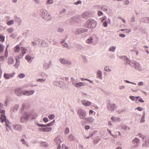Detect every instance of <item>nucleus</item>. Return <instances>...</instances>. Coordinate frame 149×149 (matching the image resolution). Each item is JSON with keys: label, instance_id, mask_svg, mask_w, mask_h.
Masks as SVG:
<instances>
[{"label": "nucleus", "instance_id": "f257e3e1", "mask_svg": "<svg viewBox=\"0 0 149 149\" xmlns=\"http://www.w3.org/2000/svg\"><path fill=\"white\" fill-rule=\"evenodd\" d=\"M97 24L96 22L93 19H89L84 24V26L89 28H94Z\"/></svg>", "mask_w": 149, "mask_h": 149}, {"label": "nucleus", "instance_id": "f03ea898", "mask_svg": "<svg viewBox=\"0 0 149 149\" xmlns=\"http://www.w3.org/2000/svg\"><path fill=\"white\" fill-rule=\"evenodd\" d=\"M5 111L3 109H0V113H2L0 117V121L1 123H3L4 121L6 120V116L5 115Z\"/></svg>", "mask_w": 149, "mask_h": 149}, {"label": "nucleus", "instance_id": "7ed1b4c3", "mask_svg": "<svg viewBox=\"0 0 149 149\" xmlns=\"http://www.w3.org/2000/svg\"><path fill=\"white\" fill-rule=\"evenodd\" d=\"M29 118V115L27 113H24L22 114L21 119L22 122H24L27 120Z\"/></svg>", "mask_w": 149, "mask_h": 149}, {"label": "nucleus", "instance_id": "20e7f679", "mask_svg": "<svg viewBox=\"0 0 149 149\" xmlns=\"http://www.w3.org/2000/svg\"><path fill=\"white\" fill-rule=\"evenodd\" d=\"M42 16L43 18L47 20L50 19L51 17L48 14L46 10H44L42 12Z\"/></svg>", "mask_w": 149, "mask_h": 149}, {"label": "nucleus", "instance_id": "39448f33", "mask_svg": "<svg viewBox=\"0 0 149 149\" xmlns=\"http://www.w3.org/2000/svg\"><path fill=\"white\" fill-rule=\"evenodd\" d=\"M80 118H83L86 116V113L85 111H83L81 109H79L78 112Z\"/></svg>", "mask_w": 149, "mask_h": 149}, {"label": "nucleus", "instance_id": "423d86ee", "mask_svg": "<svg viewBox=\"0 0 149 149\" xmlns=\"http://www.w3.org/2000/svg\"><path fill=\"white\" fill-rule=\"evenodd\" d=\"M116 104H111L109 103L107 105V108L109 111H113L114 110Z\"/></svg>", "mask_w": 149, "mask_h": 149}, {"label": "nucleus", "instance_id": "0eeeda50", "mask_svg": "<svg viewBox=\"0 0 149 149\" xmlns=\"http://www.w3.org/2000/svg\"><path fill=\"white\" fill-rule=\"evenodd\" d=\"M15 93L17 95L19 96L23 95V91H21V89L18 88H15Z\"/></svg>", "mask_w": 149, "mask_h": 149}, {"label": "nucleus", "instance_id": "6e6552de", "mask_svg": "<svg viewBox=\"0 0 149 149\" xmlns=\"http://www.w3.org/2000/svg\"><path fill=\"white\" fill-rule=\"evenodd\" d=\"M21 51L22 52V54L19 56H17V58H20L23 57L26 52V49L24 47H22L21 48Z\"/></svg>", "mask_w": 149, "mask_h": 149}, {"label": "nucleus", "instance_id": "1a4fd4ad", "mask_svg": "<svg viewBox=\"0 0 149 149\" xmlns=\"http://www.w3.org/2000/svg\"><path fill=\"white\" fill-rule=\"evenodd\" d=\"M15 73L13 72L10 74L5 73L4 74V76L6 79H8L13 77Z\"/></svg>", "mask_w": 149, "mask_h": 149}, {"label": "nucleus", "instance_id": "9d476101", "mask_svg": "<svg viewBox=\"0 0 149 149\" xmlns=\"http://www.w3.org/2000/svg\"><path fill=\"white\" fill-rule=\"evenodd\" d=\"M34 92L33 90L31 91H23V95H29L33 94Z\"/></svg>", "mask_w": 149, "mask_h": 149}, {"label": "nucleus", "instance_id": "9b49d317", "mask_svg": "<svg viewBox=\"0 0 149 149\" xmlns=\"http://www.w3.org/2000/svg\"><path fill=\"white\" fill-rule=\"evenodd\" d=\"M73 84L77 88L81 87L82 86H84L85 85L84 83L82 82L76 83L75 84L73 83Z\"/></svg>", "mask_w": 149, "mask_h": 149}, {"label": "nucleus", "instance_id": "f8f14e48", "mask_svg": "<svg viewBox=\"0 0 149 149\" xmlns=\"http://www.w3.org/2000/svg\"><path fill=\"white\" fill-rule=\"evenodd\" d=\"M82 104L84 106H89L91 105V102L90 101L84 100L82 101Z\"/></svg>", "mask_w": 149, "mask_h": 149}, {"label": "nucleus", "instance_id": "ddd939ff", "mask_svg": "<svg viewBox=\"0 0 149 149\" xmlns=\"http://www.w3.org/2000/svg\"><path fill=\"white\" fill-rule=\"evenodd\" d=\"M52 129L51 127H47L45 128H40V131L42 132H49L51 131Z\"/></svg>", "mask_w": 149, "mask_h": 149}, {"label": "nucleus", "instance_id": "4468645a", "mask_svg": "<svg viewBox=\"0 0 149 149\" xmlns=\"http://www.w3.org/2000/svg\"><path fill=\"white\" fill-rule=\"evenodd\" d=\"M87 31V29H79L77 30V34H81L85 32H86ZM76 34H77V33H75Z\"/></svg>", "mask_w": 149, "mask_h": 149}, {"label": "nucleus", "instance_id": "2eb2a0df", "mask_svg": "<svg viewBox=\"0 0 149 149\" xmlns=\"http://www.w3.org/2000/svg\"><path fill=\"white\" fill-rule=\"evenodd\" d=\"M59 61L61 62L63 64L68 63L70 64H71L70 62L68 61L67 60H66L64 59H62L61 58L59 59Z\"/></svg>", "mask_w": 149, "mask_h": 149}, {"label": "nucleus", "instance_id": "dca6fc26", "mask_svg": "<svg viewBox=\"0 0 149 149\" xmlns=\"http://www.w3.org/2000/svg\"><path fill=\"white\" fill-rule=\"evenodd\" d=\"M14 60L12 57H9L8 58V63L9 64H13L14 63Z\"/></svg>", "mask_w": 149, "mask_h": 149}, {"label": "nucleus", "instance_id": "f3484780", "mask_svg": "<svg viewBox=\"0 0 149 149\" xmlns=\"http://www.w3.org/2000/svg\"><path fill=\"white\" fill-rule=\"evenodd\" d=\"M97 76L100 79H102V73L101 71L100 70L98 71L97 73Z\"/></svg>", "mask_w": 149, "mask_h": 149}, {"label": "nucleus", "instance_id": "a211bd4d", "mask_svg": "<svg viewBox=\"0 0 149 149\" xmlns=\"http://www.w3.org/2000/svg\"><path fill=\"white\" fill-rule=\"evenodd\" d=\"M139 142V139L137 138L134 139L132 141V143L134 144H138Z\"/></svg>", "mask_w": 149, "mask_h": 149}, {"label": "nucleus", "instance_id": "6ab92c4d", "mask_svg": "<svg viewBox=\"0 0 149 149\" xmlns=\"http://www.w3.org/2000/svg\"><path fill=\"white\" fill-rule=\"evenodd\" d=\"M54 141L56 143H60L61 142V141L58 137H56L54 139Z\"/></svg>", "mask_w": 149, "mask_h": 149}, {"label": "nucleus", "instance_id": "aec40b11", "mask_svg": "<svg viewBox=\"0 0 149 149\" xmlns=\"http://www.w3.org/2000/svg\"><path fill=\"white\" fill-rule=\"evenodd\" d=\"M93 41V39L92 38H88L87 40L86 41V42L87 43L91 44L92 42Z\"/></svg>", "mask_w": 149, "mask_h": 149}, {"label": "nucleus", "instance_id": "412c9836", "mask_svg": "<svg viewBox=\"0 0 149 149\" xmlns=\"http://www.w3.org/2000/svg\"><path fill=\"white\" fill-rule=\"evenodd\" d=\"M14 50L15 52H18L20 50V47L19 46L17 45L14 48Z\"/></svg>", "mask_w": 149, "mask_h": 149}, {"label": "nucleus", "instance_id": "4be33fe9", "mask_svg": "<svg viewBox=\"0 0 149 149\" xmlns=\"http://www.w3.org/2000/svg\"><path fill=\"white\" fill-rule=\"evenodd\" d=\"M116 49V47L114 46H111L109 49V50L110 51L113 52L115 51Z\"/></svg>", "mask_w": 149, "mask_h": 149}, {"label": "nucleus", "instance_id": "5701e85b", "mask_svg": "<svg viewBox=\"0 0 149 149\" xmlns=\"http://www.w3.org/2000/svg\"><path fill=\"white\" fill-rule=\"evenodd\" d=\"M149 143V139H146V140L145 144H143V146H148Z\"/></svg>", "mask_w": 149, "mask_h": 149}, {"label": "nucleus", "instance_id": "b1692460", "mask_svg": "<svg viewBox=\"0 0 149 149\" xmlns=\"http://www.w3.org/2000/svg\"><path fill=\"white\" fill-rule=\"evenodd\" d=\"M25 58L29 62L31 61V57L30 56H26L25 57Z\"/></svg>", "mask_w": 149, "mask_h": 149}, {"label": "nucleus", "instance_id": "393cba45", "mask_svg": "<svg viewBox=\"0 0 149 149\" xmlns=\"http://www.w3.org/2000/svg\"><path fill=\"white\" fill-rule=\"evenodd\" d=\"M0 39L2 42H3L4 41L5 37L0 34Z\"/></svg>", "mask_w": 149, "mask_h": 149}, {"label": "nucleus", "instance_id": "a878e982", "mask_svg": "<svg viewBox=\"0 0 149 149\" xmlns=\"http://www.w3.org/2000/svg\"><path fill=\"white\" fill-rule=\"evenodd\" d=\"M14 23V21L13 20H10L7 23V24L8 25H10L13 24Z\"/></svg>", "mask_w": 149, "mask_h": 149}, {"label": "nucleus", "instance_id": "bb28decb", "mask_svg": "<svg viewBox=\"0 0 149 149\" xmlns=\"http://www.w3.org/2000/svg\"><path fill=\"white\" fill-rule=\"evenodd\" d=\"M4 49V47L2 45L0 44V53H2Z\"/></svg>", "mask_w": 149, "mask_h": 149}, {"label": "nucleus", "instance_id": "cd10ccee", "mask_svg": "<svg viewBox=\"0 0 149 149\" xmlns=\"http://www.w3.org/2000/svg\"><path fill=\"white\" fill-rule=\"evenodd\" d=\"M18 77L20 78H23L25 77V74H20L18 75Z\"/></svg>", "mask_w": 149, "mask_h": 149}, {"label": "nucleus", "instance_id": "c85d7f7f", "mask_svg": "<svg viewBox=\"0 0 149 149\" xmlns=\"http://www.w3.org/2000/svg\"><path fill=\"white\" fill-rule=\"evenodd\" d=\"M61 43L62 44V45L64 46L65 47H68L67 44L65 43L64 41H61Z\"/></svg>", "mask_w": 149, "mask_h": 149}, {"label": "nucleus", "instance_id": "c756f323", "mask_svg": "<svg viewBox=\"0 0 149 149\" xmlns=\"http://www.w3.org/2000/svg\"><path fill=\"white\" fill-rule=\"evenodd\" d=\"M48 117L49 119H52L54 118V114H51Z\"/></svg>", "mask_w": 149, "mask_h": 149}, {"label": "nucleus", "instance_id": "7c9ffc66", "mask_svg": "<svg viewBox=\"0 0 149 149\" xmlns=\"http://www.w3.org/2000/svg\"><path fill=\"white\" fill-rule=\"evenodd\" d=\"M8 53L7 50V48H6V49L5 51V52L4 53V56L6 58L8 56Z\"/></svg>", "mask_w": 149, "mask_h": 149}, {"label": "nucleus", "instance_id": "2f4dec72", "mask_svg": "<svg viewBox=\"0 0 149 149\" xmlns=\"http://www.w3.org/2000/svg\"><path fill=\"white\" fill-rule=\"evenodd\" d=\"M62 149H69L68 146H66L65 144H63L62 145Z\"/></svg>", "mask_w": 149, "mask_h": 149}, {"label": "nucleus", "instance_id": "473e14b6", "mask_svg": "<svg viewBox=\"0 0 149 149\" xmlns=\"http://www.w3.org/2000/svg\"><path fill=\"white\" fill-rule=\"evenodd\" d=\"M104 70L107 72L110 71H111V70L109 69V68L107 66H106L104 68Z\"/></svg>", "mask_w": 149, "mask_h": 149}, {"label": "nucleus", "instance_id": "72a5a7b5", "mask_svg": "<svg viewBox=\"0 0 149 149\" xmlns=\"http://www.w3.org/2000/svg\"><path fill=\"white\" fill-rule=\"evenodd\" d=\"M53 3V0H47V4H51Z\"/></svg>", "mask_w": 149, "mask_h": 149}, {"label": "nucleus", "instance_id": "f704fd0d", "mask_svg": "<svg viewBox=\"0 0 149 149\" xmlns=\"http://www.w3.org/2000/svg\"><path fill=\"white\" fill-rule=\"evenodd\" d=\"M94 120V119L91 117H89L88 119V120L89 122H92Z\"/></svg>", "mask_w": 149, "mask_h": 149}, {"label": "nucleus", "instance_id": "c9c22d12", "mask_svg": "<svg viewBox=\"0 0 149 149\" xmlns=\"http://www.w3.org/2000/svg\"><path fill=\"white\" fill-rule=\"evenodd\" d=\"M65 133L66 134H68L69 132V130L68 128H67L65 130Z\"/></svg>", "mask_w": 149, "mask_h": 149}, {"label": "nucleus", "instance_id": "e433bc0d", "mask_svg": "<svg viewBox=\"0 0 149 149\" xmlns=\"http://www.w3.org/2000/svg\"><path fill=\"white\" fill-rule=\"evenodd\" d=\"M135 67L136 68V69H138V70H139L140 68L139 67L140 66H139V64H135Z\"/></svg>", "mask_w": 149, "mask_h": 149}, {"label": "nucleus", "instance_id": "4c0bfd02", "mask_svg": "<svg viewBox=\"0 0 149 149\" xmlns=\"http://www.w3.org/2000/svg\"><path fill=\"white\" fill-rule=\"evenodd\" d=\"M21 141L23 143V144H25L26 146H28V145L26 143V142L24 139H21Z\"/></svg>", "mask_w": 149, "mask_h": 149}, {"label": "nucleus", "instance_id": "58836bf2", "mask_svg": "<svg viewBox=\"0 0 149 149\" xmlns=\"http://www.w3.org/2000/svg\"><path fill=\"white\" fill-rule=\"evenodd\" d=\"M125 33H128L131 31V30L130 29H125Z\"/></svg>", "mask_w": 149, "mask_h": 149}, {"label": "nucleus", "instance_id": "ea45409f", "mask_svg": "<svg viewBox=\"0 0 149 149\" xmlns=\"http://www.w3.org/2000/svg\"><path fill=\"white\" fill-rule=\"evenodd\" d=\"M43 120L45 123H47L48 121V119L47 118L45 117L43 118Z\"/></svg>", "mask_w": 149, "mask_h": 149}, {"label": "nucleus", "instance_id": "a19ab883", "mask_svg": "<svg viewBox=\"0 0 149 149\" xmlns=\"http://www.w3.org/2000/svg\"><path fill=\"white\" fill-rule=\"evenodd\" d=\"M145 117L144 116H143L141 118V123H143L145 121Z\"/></svg>", "mask_w": 149, "mask_h": 149}, {"label": "nucleus", "instance_id": "79ce46f5", "mask_svg": "<svg viewBox=\"0 0 149 149\" xmlns=\"http://www.w3.org/2000/svg\"><path fill=\"white\" fill-rule=\"evenodd\" d=\"M73 139V137L72 135H70L69 136V139L70 140H72Z\"/></svg>", "mask_w": 149, "mask_h": 149}, {"label": "nucleus", "instance_id": "37998d69", "mask_svg": "<svg viewBox=\"0 0 149 149\" xmlns=\"http://www.w3.org/2000/svg\"><path fill=\"white\" fill-rule=\"evenodd\" d=\"M130 99H131V100L133 101H134L135 100V97L132 96H130Z\"/></svg>", "mask_w": 149, "mask_h": 149}, {"label": "nucleus", "instance_id": "c03bdc74", "mask_svg": "<svg viewBox=\"0 0 149 149\" xmlns=\"http://www.w3.org/2000/svg\"><path fill=\"white\" fill-rule=\"evenodd\" d=\"M5 57L3 56H0V61L3 60L5 59Z\"/></svg>", "mask_w": 149, "mask_h": 149}, {"label": "nucleus", "instance_id": "a18cd8bd", "mask_svg": "<svg viewBox=\"0 0 149 149\" xmlns=\"http://www.w3.org/2000/svg\"><path fill=\"white\" fill-rule=\"evenodd\" d=\"M103 13L100 11H98V15L99 16L102 15Z\"/></svg>", "mask_w": 149, "mask_h": 149}, {"label": "nucleus", "instance_id": "49530a36", "mask_svg": "<svg viewBox=\"0 0 149 149\" xmlns=\"http://www.w3.org/2000/svg\"><path fill=\"white\" fill-rule=\"evenodd\" d=\"M81 2L80 1H78L74 3V4L76 5H78V4H81Z\"/></svg>", "mask_w": 149, "mask_h": 149}, {"label": "nucleus", "instance_id": "de8ad7c7", "mask_svg": "<svg viewBox=\"0 0 149 149\" xmlns=\"http://www.w3.org/2000/svg\"><path fill=\"white\" fill-rule=\"evenodd\" d=\"M129 3V1L128 0H125V4L126 5H127Z\"/></svg>", "mask_w": 149, "mask_h": 149}, {"label": "nucleus", "instance_id": "09e8293b", "mask_svg": "<svg viewBox=\"0 0 149 149\" xmlns=\"http://www.w3.org/2000/svg\"><path fill=\"white\" fill-rule=\"evenodd\" d=\"M119 36L120 37L122 38H124L125 37V35L124 34H119Z\"/></svg>", "mask_w": 149, "mask_h": 149}, {"label": "nucleus", "instance_id": "8fccbe9b", "mask_svg": "<svg viewBox=\"0 0 149 149\" xmlns=\"http://www.w3.org/2000/svg\"><path fill=\"white\" fill-rule=\"evenodd\" d=\"M102 8H103L104 10L105 11H107L108 10L107 7L106 6H104Z\"/></svg>", "mask_w": 149, "mask_h": 149}, {"label": "nucleus", "instance_id": "3c124183", "mask_svg": "<svg viewBox=\"0 0 149 149\" xmlns=\"http://www.w3.org/2000/svg\"><path fill=\"white\" fill-rule=\"evenodd\" d=\"M143 84V83L142 81H141L139 82L138 84V85L139 86H142Z\"/></svg>", "mask_w": 149, "mask_h": 149}, {"label": "nucleus", "instance_id": "603ef678", "mask_svg": "<svg viewBox=\"0 0 149 149\" xmlns=\"http://www.w3.org/2000/svg\"><path fill=\"white\" fill-rule=\"evenodd\" d=\"M104 26V27H107V23L106 22H104L103 24Z\"/></svg>", "mask_w": 149, "mask_h": 149}, {"label": "nucleus", "instance_id": "864d4df0", "mask_svg": "<svg viewBox=\"0 0 149 149\" xmlns=\"http://www.w3.org/2000/svg\"><path fill=\"white\" fill-rule=\"evenodd\" d=\"M139 102H144V100L141 98H139Z\"/></svg>", "mask_w": 149, "mask_h": 149}, {"label": "nucleus", "instance_id": "5fc2aeb1", "mask_svg": "<svg viewBox=\"0 0 149 149\" xmlns=\"http://www.w3.org/2000/svg\"><path fill=\"white\" fill-rule=\"evenodd\" d=\"M137 110L139 111H141L142 110H143V109L142 108L140 107H138L137 108Z\"/></svg>", "mask_w": 149, "mask_h": 149}, {"label": "nucleus", "instance_id": "6e6d98bb", "mask_svg": "<svg viewBox=\"0 0 149 149\" xmlns=\"http://www.w3.org/2000/svg\"><path fill=\"white\" fill-rule=\"evenodd\" d=\"M58 31L59 32H62L63 31V30L62 29H59Z\"/></svg>", "mask_w": 149, "mask_h": 149}, {"label": "nucleus", "instance_id": "4d7b16f0", "mask_svg": "<svg viewBox=\"0 0 149 149\" xmlns=\"http://www.w3.org/2000/svg\"><path fill=\"white\" fill-rule=\"evenodd\" d=\"M87 14H88L87 13H85L83 15V17H84L85 18L86 16H87Z\"/></svg>", "mask_w": 149, "mask_h": 149}, {"label": "nucleus", "instance_id": "13d9d810", "mask_svg": "<svg viewBox=\"0 0 149 149\" xmlns=\"http://www.w3.org/2000/svg\"><path fill=\"white\" fill-rule=\"evenodd\" d=\"M126 82L127 83H131V84H134L136 85V84H135V83H134L131 82H130V81H128L126 80Z\"/></svg>", "mask_w": 149, "mask_h": 149}, {"label": "nucleus", "instance_id": "bf43d9fd", "mask_svg": "<svg viewBox=\"0 0 149 149\" xmlns=\"http://www.w3.org/2000/svg\"><path fill=\"white\" fill-rule=\"evenodd\" d=\"M89 128H90V126L88 125H86L85 127V129L86 130L89 129Z\"/></svg>", "mask_w": 149, "mask_h": 149}, {"label": "nucleus", "instance_id": "052dcab7", "mask_svg": "<svg viewBox=\"0 0 149 149\" xmlns=\"http://www.w3.org/2000/svg\"><path fill=\"white\" fill-rule=\"evenodd\" d=\"M77 19L75 18V17H73L71 18V19H70V21H74V20H75V19Z\"/></svg>", "mask_w": 149, "mask_h": 149}, {"label": "nucleus", "instance_id": "680f3d73", "mask_svg": "<svg viewBox=\"0 0 149 149\" xmlns=\"http://www.w3.org/2000/svg\"><path fill=\"white\" fill-rule=\"evenodd\" d=\"M106 18H107V17H105V16H104V17H103L102 18V20H104L106 19Z\"/></svg>", "mask_w": 149, "mask_h": 149}, {"label": "nucleus", "instance_id": "e2e57ef3", "mask_svg": "<svg viewBox=\"0 0 149 149\" xmlns=\"http://www.w3.org/2000/svg\"><path fill=\"white\" fill-rule=\"evenodd\" d=\"M2 73V70L1 69V68H0V78L1 77Z\"/></svg>", "mask_w": 149, "mask_h": 149}, {"label": "nucleus", "instance_id": "0e129e2a", "mask_svg": "<svg viewBox=\"0 0 149 149\" xmlns=\"http://www.w3.org/2000/svg\"><path fill=\"white\" fill-rule=\"evenodd\" d=\"M6 126L7 127H9V128L10 127H9L10 126V125H9L7 123H6Z\"/></svg>", "mask_w": 149, "mask_h": 149}, {"label": "nucleus", "instance_id": "69168bd1", "mask_svg": "<svg viewBox=\"0 0 149 149\" xmlns=\"http://www.w3.org/2000/svg\"><path fill=\"white\" fill-rule=\"evenodd\" d=\"M81 80H87V81H90L88 79H84V78H81Z\"/></svg>", "mask_w": 149, "mask_h": 149}, {"label": "nucleus", "instance_id": "338daca9", "mask_svg": "<svg viewBox=\"0 0 149 149\" xmlns=\"http://www.w3.org/2000/svg\"><path fill=\"white\" fill-rule=\"evenodd\" d=\"M93 112H94V111L93 110H91L89 111V113L90 114L93 113Z\"/></svg>", "mask_w": 149, "mask_h": 149}, {"label": "nucleus", "instance_id": "774afa93", "mask_svg": "<svg viewBox=\"0 0 149 149\" xmlns=\"http://www.w3.org/2000/svg\"><path fill=\"white\" fill-rule=\"evenodd\" d=\"M61 148V146L60 144H59L58 146V148H57V149H60Z\"/></svg>", "mask_w": 149, "mask_h": 149}]
</instances>
